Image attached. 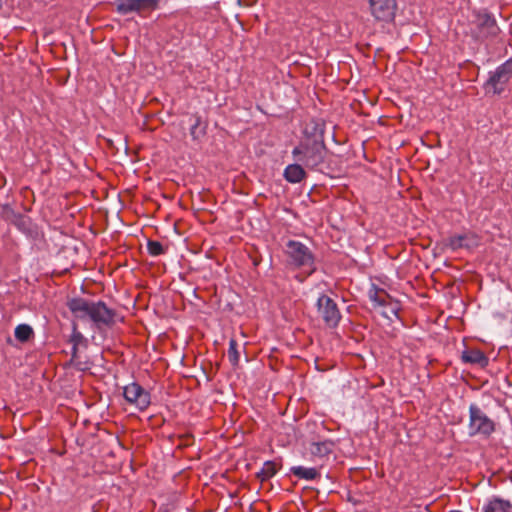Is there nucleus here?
Wrapping results in <instances>:
<instances>
[{
	"instance_id": "f257e3e1",
	"label": "nucleus",
	"mask_w": 512,
	"mask_h": 512,
	"mask_svg": "<svg viewBox=\"0 0 512 512\" xmlns=\"http://www.w3.org/2000/svg\"><path fill=\"white\" fill-rule=\"evenodd\" d=\"M67 306L79 319H90L98 327L110 326L115 322L116 313L103 302H89L82 298H72Z\"/></svg>"
},
{
	"instance_id": "0eeeda50",
	"label": "nucleus",
	"mask_w": 512,
	"mask_h": 512,
	"mask_svg": "<svg viewBox=\"0 0 512 512\" xmlns=\"http://www.w3.org/2000/svg\"><path fill=\"white\" fill-rule=\"evenodd\" d=\"M125 400L139 410H145L151 402L150 394L137 383H131L124 387Z\"/></svg>"
},
{
	"instance_id": "f8f14e48",
	"label": "nucleus",
	"mask_w": 512,
	"mask_h": 512,
	"mask_svg": "<svg viewBox=\"0 0 512 512\" xmlns=\"http://www.w3.org/2000/svg\"><path fill=\"white\" fill-rule=\"evenodd\" d=\"M368 297L370 301L374 303V307L379 309L386 306V302L391 298L385 290L379 289L375 286H372L368 291Z\"/></svg>"
},
{
	"instance_id": "7ed1b4c3",
	"label": "nucleus",
	"mask_w": 512,
	"mask_h": 512,
	"mask_svg": "<svg viewBox=\"0 0 512 512\" xmlns=\"http://www.w3.org/2000/svg\"><path fill=\"white\" fill-rule=\"evenodd\" d=\"M286 254L291 264L314 270V257L309 248L301 242L289 241L286 245Z\"/></svg>"
},
{
	"instance_id": "9d476101",
	"label": "nucleus",
	"mask_w": 512,
	"mask_h": 512,
	"mask_svg": "<svg viewBox=\"0 0 512 512\" xmlns=\"http://www.w3.org/2000/svg\"><path fill=\"white\" fill-rule=\"evenodd\" d=\"M475 24L479 30V37L495 36L498 33L496 21L487 13L475 14Z\"/></svg>"
},
{
	"instance_id": "dca6fc26",
	"label": "nucleus",
	"mask_w": 512,
	"mask_h": 512,
	"mask_svg": "<svg viewBox=\"0 0 512 512\" xmlns=\"http://www.w3.org/2000/svg\"><path fill=\"white\" fill-rule=\"evenodd\" d=\"M305 176L303 168L298 164L288 165L284 171V177L288 182L298 183Z\"/></svg>"
},
{
	"instance_id": "20e7f679",
	"label": "nucleus",
	"mask_w": 512,
	"mask_h": 512,
	"mask_svg": "<svg viewBox=\"0 0 512 512\" xmlns=\"http://www.w3.org/2000/svg\"><path fill=\"white\" fill-rule=\"evenodd\" d=\"M469 430L471 435H490L494 431V422L476 405H471Z\"/></svg>"
},
{
	"instance_id": "4be33fe9",
	"label": "nucleus",
	"mask_w": 512,
	"mask_h": 512,
	"mask_svg": "<svg viewBox=\"0 0 512 512\" xmlns=\"http://www.w3.org/2000/svg\"><path fill=\"white\" fill-rule=\"evenodd\" d=\"M228 358L233 365H237L239 362V352L237 350V342L231 339L229 342Z\"/></svg>"
},
{
	"instance_id": "ddd939ff",
	"label": "nucleus",
	"mask_w": 512,
	"mask_h": 512,
	"mask_svg": "<svg viewBox=\"0 0 512 512\" xmlns=\"http://www.w3.org/2000/svg\"><path fill=\"white\" fill-rule=\"evenodd\" d=\"M368 297L370 301L374 303V307L379 309L386 306V302L391 298L385 290L379 289L375 286H372L368 291Z\"/></svg>"
},
{
	"instance_id": "a878e982",
	"label": "nucleus",
	"mask_w": 512,
	"mask_h": 512,
	"mask_svg": "<svg viewBox=\"0 0 512 512\" xmlns=\"http://www.w3.org/2000/svg\"><path fill=\"white\" fill-rule=\"evenodd\" d=\"M72 361H73L74 365H75L78 369H80V370H86V369H88V367H87V365H86V364H84V363H82V362H80V361L78 360L77 355H76V347H75V346L73 347Z\"/></svg>"
},
{
	"instance_id": "6e6552de",
	"label": "nucleus",
	"mask_w": 512,
	"mask_h": 512,
	"mask_svg": "<svg viewBox=\"0 0 512 512\" xmlns=\"http://www.w3.org/2000/svg\"><path fill=\"white\" fill-rule=\"evenodd\" d=\"M370 5L371 14L381 21L393 20L397 4L396 0H368Z\"/></svg>"
},
{
	"instance_id": "5701e85b",
	"label": "nucleus",
	"mask_w": 512,
	"mask_h": 512,
	"mask_svg": "<svg viewBox=\"0 0 512 512\" xmlns=\"http://www.w3.org/2000/svg\"><path fill=\"white\" fill-rule=\"evenodd\" d=\"M18 214L19 213H16L9 205L2 206L1 216L4 220L12 222L16 219Z\"/></svg>"
},
{
	"instance_id": "39448f33",
	"label": "nucleus",
	"mask_w": 512,
	"mask_h": 512,
	"mask_svg": "<svg viewBox=\"0 0 512 512\" xmlns=\"http://www.w3.org/2000/svg\"><path fill=\"white\" fill-rule=\"evenodd\" d=\"M512 78V61H507L490 76L486 83L487 92L500 93L504 85Z\"/></svg>"
},
{
	"instance_id": "bb28decb",
	"label": "nucleus",
	"mask_w": 512,
	"mask_h": 512,
	"mask_svg": "<svg viewBox=\"0 0 512 512\" xmlns=\"http://www.w3.org/2000/svg\"><path fill=\"white\" fill-rule=\"evenodd\" d=\"M198 124H199V121L196 120L195 124L192 125L191 129H190V134L191 136L194 138V139H198L200 134H201V131H198Z\"/></svg>"
},
{
	"instance_id": "f03ea898",
	"label": "nucleus",
	"mask_w": 512,
	"mask_h": 512,
	"mask_svg": "<svg viewBox=\"0 0 512 512\" xmlns=\"http://www.w3.org/2000/svg\"><path fill=\"white\" fill-rule=\"evenodd\" d=\"M292 154L307 167H317L324 161L326 154L322 135L316 134L313 138L305 139L293 149Z\"/></svg>"
},
{
	"instance_id": "f3484780",
	"label": "nucleus",
	"mask_w": 512,
	"mask_h": 512,
	"mask_svg": "<svg viewBox=\"0 0 512 512\" xmlns=\"http://www.w3.org/2000/svg\"><path fill=\"white\" fill-rule=\"evenodd\" d=\"M511 504L509 501L495 498L490 500L483 508L484 512H509Z\"/></svg>"
},
{
	"instance_id": "412c9836",
	"label": "nucleus",
	"mask_w": 512,
	"mask_h": 512,
	"mask_svg": "<svg viewBox=\"0 0 512 512\" xmlns=\"http://www.w3.org/2000/svg\"><path fill=\"white\" fill-rule=\"evenodd\" d=\"M277 472V468L274 462L267 461L264 463L262 469L258 472V477L261 481L268 480L272 476H274Z\"/></svg>"
},
{
	"instance_id": "393cba45",
	"label": "nucleus",
	"mask_w": 512,
	"mask_h": 512,
	"mask_svg": "<svg viewBox=\"0 0 512 512\" xmlns=\"http://www.w3.org/2000/svg\"><path fill=\"white\" fill-rule=\"evenodd\" d=\"M11 223L16 225L19 229L24 230L27 227V218L22 216L21 214H18L16 219Z\"/></svg>"
},
{
	"instance_id": "4468645a",
	"label": "nucleus",
	"mask_w": 512,
	"mask_h": 512,
	"mask_svg": "<svg viewBox=\"0 0 512 512\" xmlns=\"http://www.w3.org/2000/svg\"><path fill=\"white\" fill-rule=\"evenodd\" d=\"M463 361L471 364H478L485 367L488 364V358L480 350H467L462 354Z\"/></svg>"
},
{
	"instance_id": "6ab92c4d",
	"label": "nucleus",
	"mask_w": 512,
	"mask_h": 512,
	"mask_svg": "<svg viewBox=\"0 0 512 512\" xmlns=\"http://www.w3.org/2000/svg\"><path fill=\"white\" fill-rule=\"evenodd\" d=\"M291 472L298 478L305 480H313L318 476V471L315 468H306L303 466L292 467Z\"/></svg>"
},
{
	"instance_id": "b1692460",
	"label": "nucleus",
	"mask_w": 512,
	"mask_h": 512,
	"mask_svg": "<svg viewBox=\"0 0 512 512\" xmlns=\"http://www.w3.org/2000/svg\"><path fill=\"white\" fill-rule=\"evenodd\" d=\"M147 248L149 253L153 256H158L163 253V246L157 241H149Z\"/></svg>"
},
{
	"instance_id": "2eb2a0df",
	"label": "nucleus",
	"mask_w": 512,
	"mask_h": 512,
	"mask_svg": "<svg viewBox=\"0 0 512 512\" xmlns=\"http://www.w3.org/2000/svg\"><path fill=\"white\" fill-rule=\"evenodd\" d=\"M333 447L332 441L325 440L311 443L309 451L313 456L324 457L332 451Z\"/></svg>"
},
{
	"instance_id": "1a4fd4ad",
	"label": "nucleus",
	"mask_w": 512,
	"mask_h": 512,
	"mask_svg": "<svg viewBox=\"0 0 512 512\" xmlns=\"http://www.w3.org/2000/svg\"><path fill=\"white\" fill-rule=\"evenodd\" d=\"M155 0H116L117 11L121 14L140 13L155 8Z\"/></svg>"
},
{
	"instance_id": "9b49d317",
	"label": "nucleus",
	"mask_w": 512,
	"mask_h": 512,
	"mask_svg": "<svg viewBox=\"0 0 512 512\" xmlns=\"http://www.w3.org/2000/svg\"><path fill=\"white\" fill-rule=\"evenodd\" d=\"M478 244V239L473 234H460L451 236L447 239L446 246L451 250H458L461 248L471 249Z\"/></svg>"
},
{
	"instance_id": "423d86ee",
	"label": "nucleus",
	"mask_w": 512,
	"mask_h": 512,
	"mask_svg": "<svg viewBox=\"0 0 512 512\" xmlns=\"http://www.w3.org/2000/svg\"><path fill=\"white\" fill-rule=\"evenodd\" d=\"M317 310L328 326L335 327L338 325L341 315L336 303L330 297L320 296L317 300Z\"/></svg>"
},
{
	"instance_id": "aec40b11",
	"label": "nucleus",
	"mask_w": 512,
	"mask_h": 512,
	"mask_svg": "<svg viewBox=\"0 0 512 512\" xmlns=\"http://www.w3.org/2000/svg\"><path fill=\"white\" fill-rule=\"evenodd\" d=\"M33 335V329L27 324H20L15 328V337L20 342H26Z\"/></svg>"
},
{
	"instance_id": "a211bd4d",
	"label": "nucleus",
	"mask_w": 512,
	"mask_h": 512,
	"mask_svg": "<svg viewBox=\"0 0 512 512\" xmlns=\"http://www.w3.org/2000/svg\"><path fill=\"white\" fill-rule=\"evenodd\" d=\"M400 305L397 301L393 300L392 297L386 302V306L380 309V313L383 317L392 320L398 317Z\"/></svg>"
}]
</instances>
